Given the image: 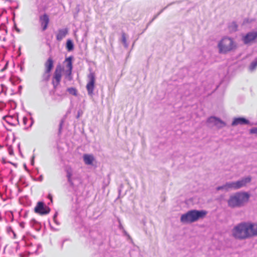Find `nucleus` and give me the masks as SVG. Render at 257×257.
I'll list each match as a JSON object with an SVG mask.
<instances>
[{"instance_id": "obj_22", "label": "nucleus", "mask_w": 257, "mask_h": 257, "mask_svg": "<svg viewBox=\"0 0 257 257\" xmlns=\"http://www.w3.org/2000/svg\"><path fill=\"white\" fill-rule=\"evenodd\" d=\"M256 67H257V58H255V60L251 63V64L249 67V69L251 71H252L256 68Z\"/></svg>"}, {"instance_id": "obj_40", "label": "nucleus", "mask_w": 257, "mask_h": 257, "mask_svg": "<svg viewBox=\"0 0 257 257\" xmlns=\"http://www.w3.org/2000/svg\"><path fill=\"white\" fill-rule=\"evenodd\" d=\"M62 122L60 124V129L61 128Z\"/></svg>"}, {"instance_id": "obj_1", "label": "nucleus", "mask_w": 257, "mask_h": 257, "mask_svg": "<svg viewBox=\"0 0 257 257\" xmlns=\"http://www.w3.org/2000/svg\"><path fill=\"white\" fill-rule=\"evenodd\" d=\"M231 235L236 239L242 240L257 236V223L242 221L235 225Z\"/></svg>"}, {"instance_id": "obj_27", "label": "nucleus", "mask_w": 257, "mask_h": 257, "mask_svg": "<svg viewBox=\"0 0 257 257\" xmlns=\"http://www.w3.org/2000/svg\"><path fill=\"white\" fill-rule=\"evenodd\" d=\"M23 124L26 125L27 123V122L28 121V118L26 117H24L23 118Z\"/></svg>"}, {"instance_id": "obj_41", "label": "nucleus", "mask_w": 257, "mask_h": 257, "mask_svg": "<svg viewBox=\"0 0 257 257\" xmlns=\"http://www.w3.org/2000/svg\"><path fill=\"white\" fill-rule=\"evenodd\" d=\"M12 232H13V233H14V236L15 237V236H16V234L14 233V232L13 231H12Z\"/></svg>"}, {"instance_id": "obj_20", "label": "nucleus", "mask_w": 257, "mask_h": 257, "mask_svg": "<svg viewBox=\"0 0 257 257\" xmlns=\"http://www.w3.org/2000/svg\"><path fill=\"white\" fill-rule=\"evenodd\" d=\"M121 41L123 43L124 47L127 48L128 46V44L126 41V34L124 32L121 33Z\"/></svg>"}, {"instance_id": "obj_17", "label": "nucleus", "mask_w": 257, "mask_h": 257, "mask_svg": "<svg viewBox=\"0 0 257 257\" xmlns=\"http://www.w3.org/2000/svg\"><path fill=\"white\" fill-rule=\"evenodd\" d=\"M46 71L51 72L53 67V61L51 58H49L45 64Z\"/></svg>"}, {"instance_id": "obj_26", "label": "nucleus", "mask_w": 257, "mask_h": 257, "mask_svg": "<svg viewBox=\"0 0 257 257\" xmlns=\"http://www.w3.org/2000/svg\"><path fill=\"white\" fill-rule=\"evenodd\" d=\"M250 133L257 134V127H253L250 130Z\"/></svg>"}, {"instance_id": "obj_10", "label": "nucleus", "mask_w": 257, "mask_h": 257, "mask_svg": "<svg viewBox=\"0 0 257 257\" xmlns=\"http://www.w3.org/2000/svg\"><path fill=\"white\" fill-rule=\"evenodd\" d=\"M251 180V177L247 176L242 178L237 181H234L235 190H237L245 186L247 184L250 182Z\"/></svg>"}, {"instance_id": "obj_32", "label": "nucleus", "mask_w": 257, "mask_h": 257, "mask_svg": "<svg viewBox=\"0 0 257 257\" xmlns=\"http://www.w3.org/2000/svg\"><path fill=\"white\" fill-rule=\"evenodd\" d=\"M57 216V213H56L54 214V216H53V220H54V221H55V219L56 218Z\"/></svg>"}, {"instance_id": "obj_12", "label": "nucleus", "mask_w": 257, "mask_h": 257, "mask_svg": "<svg viewBox=\"0 0 257 257\" xmlns=\"http://www.w3.org/2000/svg\"><path fill=\"white\" fill-rule=\"evenodd\" d=\"M249 123V120L244 117H237L233 119L232 122V126H236L237 125L248 124Z\"/></svg>"}, {"instance_id": "obj_38", "label": "nucleus", "mask_w": 257, "mask_h": 257, "mask_svg": "<svg viewBox=\"0 0 257 257\" xmlns=\"http://www.w3.org/2000/svg\"><path fill=\"white\" fill-rule=\"evenodd\" d=\"M57 224H59V223L56 220V218L55 219V221H54Z\"/></svg>"}, {"instance_id": "obj_11", "label": "nucleus", "mask_w": 257, "mask_h": 257, "mask_svg": "<svg viewBox=\"0 0 257 257\" xmlns=\"http://www.w3.org/2000/svg\"><path fill=\"white\" fill-rule=\"evenodd\" d=\"M216 190L218 191L222 190L225 191H228L230 190H235L234 182H226L224 185L217 187Z\"/></svg>"}, {"instance_id": "obj_39", "label": "nucleus", "mask_w": 257, "mask_h": 257, "mask_svg": "<svg viewBox=\"0 0 257 257\" xmlns=\"http://www.w3.org/2000/svg\"><path fill=\"white\" fill-rule=\"evenodd\" d=\"M39 178H40V181H42V178H43V177H42V176H41L39 177Z\"/></svg>"}, {"instance_id": "obj_5", "label": "nucleus", "mask_w": 257, "mask_h": 257, "mask_svg": "<svg viewBox=\"0 0 257 257\" xmlns=\"http://www.w3.org/2000/svg\"><path fill=\"white\" fill-rule=\"evenodd\" d=\"M88 81L86 85V89L88 94L92 96L93 95V90L94 88V83L95 81V74L91 72L88 75Z\"/></svg>"}, {"instance_id": "obj_6", "label": "nucleus", "mask_w": 257, "mask_h": 257, "mask_svg": "<svg viewBox=\"0 0 257 257\" xmlns=\"http://www.w3.org/2000/svg\"><path fill=\"white\" fill-rule=\"evenodd\" d=\"M64 71L63 68L60 65L56 67L53 75V84L55 87L59 83L61 79L62 73Z\"/></svg>"}, {"instance_id": "obj_25", "label": "nucleus", "mask_w": 257, "mask_h": 257, "mask_svg": "<svg viewBox=\"0 0 257 257\" xmlns=\"http://www.w3.org/2000/svg\"><path fill=\"white\" fill-rule=\"evenodd\" d=\"M11 119H12V117L11 116H7V117H6L7 122L11 124H15V122L13 123V122H11Z\"/></svg>"}, {"instance_id": "obj_7", "label": "nucleus", "mask_w": 257, "mask_h": 257, "mask_svg": "<svg viewBox=\"0 0 257 257\" xmlns=\"http://www.w3.org/2000/svg\"><path fill=\"white\" fill-rule=\"evenodd\" d=\"M207 122L211 125V126H215L218 128H221L226 125V123L220 119L215 117L211 116L207 119Z\"/></svg>"}, {"instance_id": "obj_36", "label": "nucleus", "mask_w": 257, "mask_h": 257, "mask_svg": "<svg viewBox=\"0 0 257 257\" xmlns=\"http://www.w3.org/2000/svg\"><path fill=\"white\" fill-rule=\"evenodd\" d=\"M109 180H110V178H109V176H108V178H107V184H108V183H109Z\"/></svg>"}, {"instance_id": "obj_23", "label": "nucleus", "mask_w": 257, "mask_h": 257, "mask_svg": "<svg viewBox=\"0 0 257 257\" xmlns=\"http://www.w3.org/2000/svg\"><path fill=\"white\" fill-rule=\"evenodd\" d=\"M67 91L71 94H72L74 96L77 95V90L75 88L73 87L68 88L67 89Z\"/></svg>"}, {"instance_id": "obj_34", "label": "nucleus", "mask_w": 257, "mask_h": 257, "mask_svg": "<svg viewBox=\"0 0 257 257\" xmlns=\"http://www.w3.org/2000/svg\"><path fill=\"white\" fill-rule=\"evenodd\" d=\"M49 198L50 199L51 201H52V197L50 195H49Z\"/></svg>"}, {"instance_id": "obj_29", "label": "nucleus", "mask_w": 257, "mask_h": 257, "mask_svg": "<svg viewBox=\"0 0 257 257\" xmlns=\"http://www.w3.org/2000/svg\"><path fill=\"white\" fill-rule=\"evenodd\" d=\"M23 239L25 240L26 245L29 246H31L32 245L31 243H29L27 242V241L25 239V236L23 237Z\"/></svg>"}, {"instance_id": "obj_28", "label": "nucleus", "mask_w": 257, "mask_h": 257, "mask_svg": "<svg viewBox=\"0 0 257 257\" xmlns=\"http://www.w3.org/2000/svg\"><path fill=\"white\" fill-rule=\"evenodd\" d=\"M166 9V8H164L163 9H162L157 15L155 16L154 18L152 20V21H154L161 13H162V12L164 11V10H165Z\"/></svg>"}, {"instance_id": "obj_24", "label": "nucleus", "mask_w": 257, "mask_h": 257, "mask_svg": "<svg viewBox=\"0 0 257 257\" xmlns=\"http://www.w3.org/2000/svg\"><path fill=\"white\" fill-rule=\"evenodd\" d=\"M50 72H47L45 71L43 76V79L44 80L48 81L49 80L50 77Z\"/></svg>"}, {"instance_id": "obj_21", "label": "nucleus", "mask_w": 257, "mask_h": 257, "mask_svg": "<svg viewBox=\"0 0 257 257\" xmlns=\"http://www.w3.org/2000/svg\"><path fill=\"white\" fill-rule=\"evenodd\" d=\"M66 48L68 51H71L74 49V45L71 40H68L66 42Z\"/></svg>"}, {"instance_id": "obj_9", "label": "nucleus", "mask_w": 257, "mask_h": 257, "mask_svg": "<svg viewBox=\"0 0 257 257\" xmlns=\"http://www.w3.org/2000/svg\"><path fill=\"white\" fill-rule=\"evenodd\" d=\"M257 38V32L252 31L247 33L242 37V40L244 44H249Z\"/></svg>"}, {"instance_id": "obj_18", "label": "nucleus", "mask_w": 257, "mask_h": 257, "mask_svg": "<svg viewBox=\"0 0 257 257\" xmlns=\"http://www.w3.org/2000/svg\"><path fill=\"white\" fill-rule=\"evenodd\" d=\"M64 77L68 81H71L72 79V71L66 70L64 72Z\"/></svg>"}, {"instance_id": "obj_14", "label": "nucleus", "mask_w": 257, "mask_h": 257, "mask_svg": "<svg viewBox=\"0 0 257 257\" xmlns=\"http://www.w3.org/2000/svg\"><path fill=\"white\" fill-rule=\"evenodd\" d=\"M68 33V30L67 28L61 29L58 30V33L56 36L57 40L61 41Z\"/></svg>"}, {"instance_id": "obj_37", "label": "nucleus", "mask_w": 257, "mask_h": 257, "mask_svg": "<svg viewBox=\"0 0 257 257\" xmlns=\"http://www.w3.org/2000/svg\"><path fill=\"white\" fill-rule=\"evenodd\" d=\"M15 121H16V122H18V117H16V118H15Z\"/></svg>"}, {"instance_id": "obj_33", "label": "nucleus", "mask_w": 257, "mask_h": 257, "mask_svg": "<svg viewBox=\"0 0 257 257\" xmlns=\"http://www.w3.org/2000/svg\"><path fill=\"white\" fill-rule=\"evenodd\" d=\"M34 156H33L32 159V161H31V164L33 165H34Z\"/></svg>"}, {"instance_id": "obj_2", "label": "nucleus", "mask_w": 257, "mask_h": 257, "mask_svg": "<svg viewBox=\"0 0 257 257\" xmlns=\"http://www.w3.org/2000/svg\"><path fill=\"white\" fill-rule=\"evenodd\" d=\"M250 195L246 192H239L230 196L228 206L231 208H240L243 206L249 200Z\"/></svg>"}, {"instance_id": "obj_4", "label": "nucleus", "mask_w": 257, "mask_h": 257, "mask_svg": "<svg viewBox=\"0 0 257 257\" xmlns=\"http://www.w3.org/2000/svg\"><path fill=\"white\" fill-rule=\"evenodd\" d=\"M217 47L219 53L226 54L235 49L236 45L232 39L225 37L218 42Z\"/></svg>"}, {"instance_id": "obj_15", "label": "nucleus", "mask_w": 257, "mask_h": 257, "mask_svg": "<svg viewBox=\"0 0 257 257\" xmlns=\"http://www.w3.org/2000/svg\"><path fill=\"white\" fill-rule=\"evenodd\" d=\"M65 171L66 172V176L67 177L68 181L71 186L73 185L71 177L73 175V170L71 167L67 166L66 167Z\"/></svg>"}, {"instance_id": "obj_19", "label": "nucleus", "mask_w": 257, "mask_h": 257, "mask_svg": "<svg viewBox=\"0 0 257 257\" xmlns=\"http://www.w3.org/2000/svg\"><path fill=\"white\" fill-rule=\"evenodd\" d=\"M72 57H69L67 58L65 61L67 62L66 67L68 68L67 70L72 71Z\"/></svg>"}, {"instance_id": "obj_31", "label": "nucleus", "mask_w": 257, "mask_h": 257, "mask_svg": "<svg viewBox=\"0 0 257 257\" xmlns=\"http://www.w3.org/2000/svg\"><path fill=\"white\" fill-rule=\"evenodd\" d=\"M20 226L22 228H24L25 227V223L23 222H22L20 223Z\"/></svg>"}, {"instance_id": "obj_3", "label": "nucleus", "mask_w": 257, "mask_h": 257, "mask_svg": "<svg viewBox=\"0 0 257 257\" xmlns=\"http://www.w3.org/2000/svg\"><path fill=\"white\" fill-rule=\"evenodd\" d=\"M206 214L205 210H191L181 215L180 221L184 223L194 222L200 218H203Z\"/></svg>"}, {"instance_id": "obj_30", "label": "nucleus", "mask_w": 257, "mask_h": 257, "mask_svg": "<svg viewBox=\"0 0 257 257\" xmlns=\"http://www.w3.org/2000/svg\"><path fill=\"white\" fill-rule=\"evenodd\" d=\"M34 123V120L32 118H31V122H30V124H29V125L27 127V128H29V127H30L32 126V125H33Z\"/></svg>"}, {"instance_id": "obj_13", "label": "nucleus", "mask_w": 257, "mask_h": 257, "mask_svg": "<svg viewBox=\"0 0 257 257\" xmlns=\"http://www.w3.org/2000/svg\"><path fill=\"white\" fill-rule=\"evenodd\" d=\"M40 22L42 27V30L44 31L47 29L49 22V18L47 15L44 14L40 17Z\"/></svg>"}, {"instance_id": "obj_8", "label": "nucleus", "mask_w": 257, "mask_h": 257, "mask_svg": "<svg viewBox=\"0 0 257 257\" xmlns=\"http://www.w3.org/2000/svg\"><path fill=\"white\" fill-rule=\"evenodd\" d=\"M35 211L41 215L48 214L50 211V208L45 205L42 202H39L35 208Z\"/></svg>"}, {"instance_id": "obj_35", "label": "nucleus", "mask_w": 257, "mask_h": 257, "mask_svg": "<svg viewBox=\"0 0 257 257\" xmlns=\"http://www.w3.org/2000/svg\"><path fill=\"white\" fill-rule=\"evenodd\" d=\"M7 68V65H6V66H5L4 68H3L2 69V71H3L5 69H6Z\"/></svg>"}, {"instance_id": "obj_16", "label": "nucleus", "mask_w": 257, "mask_h": 257, "mask_svg": "<svg viewBox=\"0 0 257 257\" xmlns=\"http://www.w3.org/2000/svg\"><path fill=\"white\" fill-rule=\"evenodd\" d=\"M83 158L84 162L86 165H92L94 160L92 155L84 154Z\"/></svg>"}]
</instances>
